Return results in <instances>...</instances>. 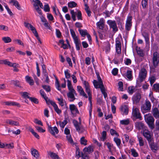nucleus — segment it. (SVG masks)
<instances>
[{"mask_svg":"<svg viewBox=\"0 0 159 159\" xmlns=\"http://www.w3.org/2000/svg\"><path fill=\"white\" fill-rule=\"evenodd\" d=\"M88 153L87 154L86 153H81V157H82L84 158V159H89V155H88Z\"/></svg>","mask_w":159,"mask_h":159,"instance_id":"obj_61","label":"nucleus"},{"mask_svg":"<svg viewBox=\"0 0 159 159\" xmlns=\"http://www.w3.org/2000/svg\"><path fill=\"white\" fill-rule=\"evenodd\" d=\"M29 129L30 131L31 132L34 136L37 139H39V136L34 131V130L32 128H30Z\"/></svg>","mask_w":159,"mask_h":159,"instance_id":"obj_39","label":"nucleus"},{"mask_svg":"<svg viewBox=\"0 0 159 159\" xmlns=\"http://www.w3.org/2000/svg\"><path fill=\"white\" fill-rule=\"evenodd\" d=\"M149 147L151 150L154 152L157 150L158 148L157 144L154 143L153 139L148 142Z\"/></svg>","mask_w":159,"mask_h":159,"instance_id":"obj_8","label":"nucleus"},{"mask_svg":"<svg viewBox=\"0 0 159 159\" xmlns=\"http://www.w3.org/2000/svg\"><path fill=\"white\" fill-rule=\"evenodd\" d=\"M26 81L31 85H32L34 84L33 80L31 79V77L29 76H26L25 77Z\"/></svg>","mask_w":159,"mask_h":159,"instance_id":"obj_29","label":"nucleus"},{"mask_svg":"<svg viewBox=\"0 0 159 159\" xmlns=\"http://www.w3.org/2000/svg\"><path fill=\"white\" fill-rule=\"evenodd\" d=\"M147 74V71L145 68L142 69L140 71L139 78L140 82H142L146 78Z\"/></svg>","mask_w":159,"mask_h":159,"instance_id":"obj_6","label":"nucleus"},{"mask_svg":"<svg viewBox=\"0 0 159 159\" xmlns=\"http://www.w3.org/2000/svg\"><path fill=\"white\" fill-rule=\"evenodd\" d=\"M49 104H51L53 106L54 110L57 114H60L61 113V110L59 109L57 106L54 102L52 101H49Z\"/></svg>","mask_w":159,"mask_h":159,"instance_id":"obj_11","label":"nucleus"},{"mask_svg":"<svg viewBox=\"0 0 159 159\" xmlns=\"http://www.w3.org/2000/svg\"><path fill=\"white\" fill-rule=\"evenodd\" d=\"M93 83L94 86L95 88L100 89L102 93L103 94L104 98H106L107 96V93L105 92V89L104 86H102V87L98 86V81L95 80H93Z\"/></svg>","mask_w":159,"mask_h":159,"instance_id":"obj_5","label":"nucleus"},{"mask_svg":"<svg viewBox=\"0 0 159 159\" xmlns=\"http://www.w3.org/2000/svg\"><path fill=\"white\" fill-rule=\"evenodd\" d=\"M132 24L126 23L125 25V30L127 31H129L131 28Z\"/></svg>","mask_w":159,"mask_h":159,"instance_id":"obj_42","label":"nucleus"},{"mask_svg":"<svg viewBox=\"0 0 159 159\" xmlns=\"http://www.w3.org/2000/svg\"><path fill=\"white\" fill-rule=\"evenodd\" d=\"M135 125L136 129H141L145 127L144 124L142 121H138L135 123Z\"/></svg>","mask_w":159,"mask_h":159,"instance_id":"obj_15","label":"nucleus"},{"mask_svg":"<svg viewBox=\"0 0 159 159\" xmlns=\"http://www.w3.org/2000/svg\"><path fill=\"white\" fill-rule=\"evenodd\" d=\"M40 93L42 97L45 99L47 103L48 104H49V101H51L49 99H48V97L46 96V94L44 92L43 89H41L40 91Z\"/></svg>","mask_w":159,"mask_h":159,"instance_id":"obj_16","label":"nucleus"},{"mask_svg":"<svg viewBox=\"0 0 159 159\" xmlns=\"http://www.w3.org/2000/svg\"><path fill=\"white\" fill-rule=\"evenodd\" d=\"M116 52L118 54L121 53V44L119 40L116 41Z\"/></svg>","mask_w":159,"mask_h":159,"instance_id":"obj_14","label":"nucleus"},{"mask_svg":"<svg viewBox=\"0 0 159 159\" xmlns=\"http://www.w3.org/2000/svg\"><path fill=\"white\" fill-rule=\"evenodd\" d=\"M77 90L79 92L80 94L81 95L83 96L86 98H88V96L85 93L81 86H77Z\"/></svg>","mask_w":159,"mask_h":159,"instance_id":"obj_17","label":"nucleus"},{"mask_svg":"<svg viewBox=\"0 0 159 159\" xmlns=\"http://www.w3.org/2000/svg\"><path fill=\"white\" fill-rule=\"evenodd\" d=\"M120 110L123 115H127L128 113L129 109L127 105L121 106L120 107Z\"/></svg>","mask_w":159,"mask_h":159,"instance_id":"obj_12","label":"nucleus"},{"mask_svg":"<svg viewBox=\"0 0 159 159\" xmlns=\"http://www.w3.org/2000/svg\"><path fill=\"white\" fill-rule=\"evenodd\" d=\"M73 123L76 130L78 132H80L81 130V128L80 126V123L79 124L78 121L76 120H73Z\"/></svg>","mask_w":159,"mask_h":159,"instance_id":"obj_23","label":"nucleus"},{"mask_svg":"<svg viewBox=\"0 0 159 159\" xmlns=\"http://www.w3.org/2000/svg\"><path fill=\"white\" fill-rule=\"evenodd\" d=\"M48 131L53 136H55V134H57L59 132L58 129L56 127H52L51 125H48Z\"/></svg>","mask_w":159,"mask_h":159,"instance_id":"obj_10","label":"nucleus"},{"mask_svg":"<svg viewBox=\"0 0 159 159\" xmlns=\"http://www.w3.org/2000/svg\"><path fill=\"white\" fill-rule=\"evenodd\" d=\"M132 16H128L127 17L126 23L132 24Z\"/></svg>","mask_w":159,"mask_h":159,"instance_id":"obj_63","label":"nucleus"},{"mask_svg":"<svg viewBox=\"0 0 159 159\" xmlns=\"http://www.w3.org/2000/svg\"><path fill=\"white\" fill-rule=\"evenodd\" d=\"M132 71L131 70H127L126 72V77L129 80H131L132 78Z\"/></svg>","mask_w":159,"mask_h":159,"instance_id":"obj_45","label":"nucleus"},{"mask_svg":"<svg viewBox=\"0 0 159 159\" xmlns=\"http://www.w3.org/2000/svg\"><path fill=\"white\" fill-rule=\"evenodd\" d=\"M98 79V86L102 87V86H104L100 76V75H98V76H97Z\"/></svg>","mask_w":159,"mask_h":159,"instance_id":"obj_40","label":"nucleus"},{"mask_svg":"<svg viewBox=\"0 0 159 159\" xmlns=\"http://www.w3.org/2000/svg\"><path fill=\"white\" fill-rule=\"evenodd\" d=\"M144 118L149 127L152 129H153L154 128V119L153 117L150 114L148 113L144 115Z\"/></svg>","mask_w":159,"mask_h":159,"instance_id":"obj_1","label":"nucleus"},{"mask_svg":"<svg viewBox=\"0 0 159 159\" xmlns=\"http://www.w3.org/2000/svg\"><path fill=\"white\" fill-rule=\"evenodd\" d=\"M76 48L77 51L80 50V47H81V41L79 39L74 40Z\"/></svg>","mask_w":159,"mask_h":159,"instance_id":"obj_20","label":"nucleus"},{"mask_svg":"<svg viewBox=\"0 0 159 159\" xmlns=\"http://www.w3.org/2000/svg\"><path fill=\"white\" fill-rule=\"evenodd\" d=\"M152 114L156 118H159V111L157 108L156 107L153 109Z\"/></svg>","mask_w":159,"mask_h":159,"instance_id":"obj_24","label":"nucleus"},{"mask_svg":"<svg viewBox=\"0 0 159 159\" xmlns=\"http://www.w3.org/2000/svg\"><path fill=\"white\" fill-rule=\"evenodd\" d=\"M2 40L6 43H10L11 41V39L9 37H4L2 38Z\"/></svg>","mask_w":159,"mask_h":159,"instance_id":"obj_37","label":"nucleus"},{"mask_svg":"<svg viewBox=\"0 0 159 159\" xmlns=\"http://www.w3.org/2000/svg\"><path fill=\"white\" fill-rule=\"evenodd\" d=\"M136 51L137 54L140 56L143 57L144 56V54L143 52V50L140 49V48L136 49Z\"/></svg>","mask_w":159,"mask_h":159,"instance_id":"obj_35","label":"nucleus"},{"mask_svg":"<svg viewBox=\"0 0 159 159\" xmlns=\"http://www.w3.org/2000/svg\"><path fill=\"white\" fill-rule=\"evenodd\" d=\"M68 6L70 8H73L75 7L77 5V4L74 1L70 2L68 3Z\"/></svg>","mask_w":159,"mask_h":159,"instance_id":"obj_41","label":"nucleus"},{"mask_svg":"<svg viewBox=\"0 0 159 159\" xmlns=\"http://www.w3.org/2000/svg\"><path fill=\"white\" fill-rule=\"evenodd\" d=\"M119 90L120 91H123V83L121 81H119L118 83Z\"/></svg>","mask_w":159,"mask_h":159,"instance_id":"obj_58","label":"nucleus"},{"mask_svg":"<svg viewBox=\"0 0 159 159\" xmlns=\"http://www.w3.org/2000/svg\"><path fill=\"white\" fill-rule=\"evenodd\" d=\"M132 115L133 117V120H135L136 119H139L140 120H141L142 119L139 110L137 108H133Z\"/></svg>","mask_w":159,"mask_h":159,"instance_id":"obj_2","label":"nucleus"},{"mask_svg":"<svg viewBox=\"0 0 159 159\" xmlns=\"http://www.w3.org/2000/svg\"><path fill=\"white\" fill-rule=\"evenodd\" d=\"M110 132L112 135H114L115 134L117 137L119 136L118 134L114 129H111L110 130Z\"/></svg>","mask_w":159,"mask_h":159,"instance_id":"obj_55","label":"nucleus"},{"mask_svg":"<svg viewBox=\"0 0 159 159\" xmlns=\"http://www.w3.org/2000/svg\"><path fill=\"white\" fill-rule=\"evenodd\" d=\"M29 99L32 102L35 104H38L39 101L37 98H35L30 97L29 98Z\"/></svg>","mask_w":159,"mask_h":159,"instance_id":"obj_57","label":"nucleus"},{"mask_svg":"<svg viewBox=\"0 0 159 159\" xmlns=\"http://www.w3.org/2000/svg\"><path fill=\"white\" fill-rule=\"evenodd\" d=\"M70 34H71L72 37L74 39V40L79 39L78 36H76L75 31L72 29H70Z\"/></svg>","mask_w":159,"mask_h":159,"instance_id":"obj_34","label":"nucleus"},{"mask_svg":"<svg viewBox=\"0 0 159 159\" xmlns=\"http://www.w3.org/2000/svg\"><path fill=\"white\" fill-rule=\"evenodd\" d=\"M131 152L132 155H133V157H136L138 156V153L133 148L131 149Z\"/></svg>","mask_w":159,"mask_h":159,"instance_id":"obj_49","label":"nucleus"},{"mask_svg":"<svg viewBox=\"0 0 159 159\" xmlns=\"http://www.w3.org/2000/svg\"><path fill=\"white\" fill-rule=\"evenodd\" d=\"M138 139L139 141V145L140 146L144 145V142L143 138L141 137H138Z\"/></svg>","mask_w":159,"mask_h":159,"instance_id":"obj_52","label":"nucleus"},{"mask_svg":"<svg viewBox=\"0 0 159 159\" xmlns=\"http://www.w3.org/2000/svg\"><path fill=\"white\" fill-rule=\"evenodd\" d=\"M83 83L84 85L86 92V93L90 92V90L89 83L86 81H84Z\"/></svg>","mask_w":159,"mask_h":159,"instance_id":"obj_28","label":"nucleus"},{"mask_svg":"<svg viewBox=\"0 0 159 159\" xmlns=\"http://www.w3.org/2000/svg\"><path fill=\"white\" fill-rule=\"evenodd\" d=\"M106 137V132L105 131L102 132V136L101 138V140L103 141H104Z\"/></svg>","mask_w":159,"mask_h":159,"instance_id":"obj_54","label":"nucleus"},{"mask_svg":"<svg viewBox=\"0 0 159 159\" xmlns=\"http://www.w3.org/2000/svg\"><path fill=\"white\" fill-rule=\"evenodd\" d=\"M141 98V95L139 92H136L134 95L132 100L134 103L137 104L139 103Z\"/></svg>","mask_w":159,"mask_h":159,"instance_id":"obj_9","label":"nucleus"},{"mask_svg":"<svg viewBox=\"0 0 159 159\" xmlns=\"http://www.w3.org/2000/svg\"><path fill=\"white\" fill-rule=\"evenodd\" d=\"M141 3L143 8H146L148 5V0H142Z\"/></svg>","mask_w":159,"mask_h":159,"instance_id":"obj_53","label":"nucleus"},{"mask_svg":"<svg viewBox=\"0 0 159 159\" xmlns=\"http://www.w3.org/2000/svg\"><path fill=\"white\" fill-rule=\"evenodd\" d=\"M96 25L99 29L102 30L104 28V21L103 19L102 18L100 20L99 22H98Z\"/></svg>","mask_w":159,"mask_h":159,"instance_id":"obj_19","label":"nucleus"},{"mask_svg":"<svg viewBox=\"0 0 159 159\" xmlns=\"http://www.w3.org/2000/svg\"><path fill=\"white\" fill-rule=\"evenodd\" d=\"M32 155L36 158H38L39 157V154L38 151L35 149H31Z\"/></svg>","mask_w":159,"mask_h":159,"instance_id":"obj_25","label":"nucleus"},{"mask_svg":"<svg viewBox=\"0 0 159 159\" xmlns=\"http://www.w3.org/2000/svg\"><path fill=\"white\" fill-rule=\"evenodd\" d=\"M67 86L68 89H69V91L72 90L73 89H74L73 88V86L72 85L71 82L69 80H67Z\"/></svg>","mask_w":159,"mask_h":159,"instance_id":"obj_43","label":"nucleus"},{"mask_svg":"<svg viewBox=\"0 0 159 159\" xmlns=\"http://www.w3.org/2000/svg\"><path fill=\"white\" fill-rule=\"evenodd\" d=\"M36 128L39 132L44 133L45 131V130L43 129L41 127L37 126L35 127Z\"/></svg>","mask_w":159,"mask_h":159,"instance_id":"obj_62","label":"nucleus"},{"mask_svg":"<svg viewBox=\"0 0 159 159\" xmlns=\"http://www.w3.org/2000/svg\"><path fill=\"white\" fill-rule=\"evenodd\" d=\"M80 142L81 145H83L84 146H86L87 145V140L85 139V137L84 136L81 138Z\"/></svg>","mask_w":159,"mask_h":159,"instance_id":"obj_33","label":"nucleus"},{"mask_svg":"<svg viewBox=\"0 0 159 159\" xmlns=\"http://www.w3.org/2000/svg\"><path fill=\"white\" fill-rule=\"evenodd\" d=\"M6 122L7 124H9L10 125H15V126H19V123L17 121H15L11 120H7Z\"/></svg>","mask_w":159,"mask_h":159,"instance_id":"obj_26","label":"nucleus"},{"mask_svg":"<svg viewBox=\"0 0 159 159\" xmlns=\"http://www.w3.org/2000/svg\"><path fill=\"white\" fill-rule=\"evenodd\" d=\"M0 30L7 31L8 30V27L7 26L0 25Z\"/></svg>","mask_w":159,"mask_h":159,"instance_id":"obj_64","label":"nucleus"},{"mask_svg":"<svg viewBox=\"0 0 159 159\" xmlns=\"http://www.w3.org/2000/svg\"><path fill=\"white\" fill-rule=\"evenodd\" d=\"M129 123V120L128 119L122 120L120 121V123L123 125H128Z\"/></svg>","mask_w":159,"mask_h":159,"instance_id":"obj_48","label":"nucleus"},{"mask_svg":"<svg viewBox=\"0 0 159 159\" xmlns=\"http://www.w3.org/2000/svg\"><path fill=\"white\" fill-rule=\"evenodd\" d=\"M42 87L47 92H49L51 91V89L49 86L43 85L42 86Z\"/></svg>","mask_w":159,"mask_h":159,"instance_id":"obj_56","label":"nucleus"},{"mask_svg":"<svg viewBox=\"0 0 159 159\" xmlns=\"http://www.w3.org/2000/svg\"><path fill=\"white\" fill-rule=\"evenodd\" d=\"M143 134L144 137L146 138L148 142L152 139V134L147 129H145L143 131Z\"/></svg>","mask_w":159,"mask_h":159,"instance_id":"obj_7","label":"nucleus"},{"mask_svg":"<svg viewBox=\"0 0 159 159\" xmlns=\"http://www.w3.org/2000/svg\"><path fill=\"white\" fill-rule=\"evenodd\" d=\"M70 14L71 15L73 21H75L76 20V12H75L74 10H71L70 11Z\"/></svg>","mask_w":159,"mask_h":159,"instance_id":"obj_44","label":"nucleus"},{"mask_svg":"<svg viewBox=\"0 0 159 159\" xmlns=\"http://www.w3.org/2000/svg\"><path fill=\"white\" fill-rule=\"evenodd\" d=\"M77 16V19L78 20H82V14L80 10H78L76 12Z\"/></svg>","mask_w":159,"mask_h":159,"instance_id":"obj_46","label":"nucleus"},{"mask_svg":"<svg viewBox=\"0 0 159 159\" xmlns=\"http://www.w3.org/2000/svg\"><path fill=\"white\" fill-rule=\"evenodd\" d=\"M151 104L150 102L149 101H146L145 102V105L141 107L142 110L143 109L145 111H150L151 108Z\"/></svg>","mask_w":159,"mask_h":159,"instance_id":"obj_13","label":"nucleus"},{"mask_svg":"<svg viewBox=\"0 0 159 159\" xmlns=\"http://www.w3.org/2000/svg\"><path fill=\"white\" fill-rule=\"evenodd\" d=\"M114 141L116 143L118 147L121 144V141L120 139L117 137H115L114 138Z\"/></svg>","mask_w":159,"mask_h":159,"instance_id":"obj_38","label":"nucleus"},{"mask_svg":"<svg viewBox=\"0 0 159 159\" xmlns=\"http://www.w3.org/2000/svg\"><path fill=\"white\" fill-rule=\"evenodd\" d=\"M152 61L153 66L157 67L159 64V52H155L153 54Z\"/></svg>","mask_w":159,"mask_h":159,"instance_id":"obj_3","label":"nucleus"},{"mask_svg":"<svg viewBox=\"0 0 159 159\" xmlns=\"http://www.w3.org/2000/svg\"><path fill=\"white\" fill-rule=\"evenodd\" d=\"M69 71V70L68 69L65 70L64 71L65 77L66 79L70 78L71 77V75Z\"/></svg>","mask_w":159,"mask_h":159,"instance_id":"obj_50","label":"nucleus"},{"mask_svg":"<svg viewBox=\"0 0 159 159\" xmlns=\"http://www.w3.org/2000/svg\"><path fill=\"white\" fill-rule=\"evenodd\" d=\"M24 25L26 27L28 28V29H30V30H31V29L33 28L34 27L31 24L29 23L25 22Z\"/></svg>","mask_w":159,"mask_h":159,"instance_id":"obj_59","label":"nucleus"},{"mask_svg":"<svg viewBox=\"0 0 159 159\" xmlns=\"http://www.w3.org/2000/svg\"><path fill=\"white\" fill-rule=\"evenodd\" d=\"M107 22L109 25L110 28L112 29L113 32L116 33L118 31V28L115 20H109L107 21Z\"/></svg>","mask_w":159,"mask_h":159,"instance_id":"obj_4","label":"nucleus"},{"mask_svg":"<svg viewBox=\"0 0 159 159\" xmlns=\"http://www.w3.org/2000/svg\"><path fill=\"white\" fill-rule=\"evenodd\" d=\"M49 154L50 155V157L52 159H60V157L55 153L50 152Z\"/></svg>","mask_w":159,"mask_h":159,"instance_id":"obj_30","label":"nucleus"},{"mask_svg":"<svg viewBox=\"0 0 159 159\" xmlns=\"http://www.w3.org/2000/svg\"><path fill=\"white\" fill-rule=\"evenodd\" d=\"M153 88L154 90L156 91L157 92L159 91V84H155L153 85Z\"/></svg>","mask_w":159,"mask_h":159,"instance_id":"obj_60","label":"nucleus"},{"mask_svg":"<svg viewBox=\"0 0 159 159\" xmlns=\"http://www.w3.org/2000/svg\"><path fill=\"white\" fill-rule=\"evenodd\" d=\"M83 151L84 153H87L88 154H90L93 151V148L90 146L88 147H85L83 149Z\"/></svg>","mask_w":159,"mask_h":159,"instance_id":"obj_21","label":"nucleus"},{"mask_svg":"<svg viewBox=\"0 0 159 159\" xmlns=\"http://www.w3.org/2000/svg\"><path fill=\"white\" fill-rule=\"evenodd\" d=\"M69 108L72 114H74V110L76 109V106L74 104H70L69 106Z\"/></svg>","mask_w":159,"mask_h":159,"instance_id":"obj_36","label":"nucleus"},{"mask_svg":"<svg viewBox=\"0 0 159 159\" xmlns=\"http://www.w3.org/2000/svg\"><path fill=\"white\" fill-rule=\"evenodd\" d=\"M67 123V120H65L62 122H60L59 125L60 127L62 128H63L65 125Z\"/></svg>","mask_w":159,"mask_h":159,"instance_id":"obj_51","label":"nucleus"},{"mask_svg":"<svg viewBox=\"0 0 159 159\" xmlns=\"http://www.w3.org/2000/svg\"><path fill=\"white\" fill-rule=\"evenodd\" d=\"M136 89L133 86H129L128 87V92L130 94H132L135 91Z\"/></svg>","mask_w":159,"mask_h":159,"instance_id":"obj_32","label":"nucleus"},{"mask_svg":"<svg viewBox=\"0 0 159 159\" xmlns=\"http://www.w3.org/2000/svg\"><path fill=\"white\" fill-rule=\"evenodd\" d=\"M142 35L145 39L146 44H149V34L145 31H143L142 33Z\"/></svg>","mask_w":159,"mask_h":159,"instance_id":"obj_18","label":"nucleus"},{"mask_svg":"<svg viewBox=\"0 0 159 159\" xmlns=\"http://www.w3.org/2000/svg\"><path fill=\"white\" fill-rule=\"evenodd\" d=\"M67 95L68 98L71 99L70 100V102L73 101L75 99L72 90L69 91V92L67 93Z\"/></svg>","mask_w":159,"mask_h":159,"instance_id":"obj_22","label":"nucleus"},{"mask_svg":"<svg viewBox=\"0 0 159 159\" xmlns=\"http://www.w3.org/2000/svg\"><path fill=\"white\" fill-rule=\"evenodd\" d=\"M4 63L5 65H7L10 66L11 62L7 61V60H0V64Z\"/></svg>","mask_w":159,"mask_h":159,"instance_id":"obj_47","label":"nucleus"},{"mask_svg":"<svg viewBox=\"0 0 159 159\" xmlns=\"http://www.w3.org/2000/svg\"><path fill=\"white\" fill-rule=\"evenodd\" d=\"M10 3H13V5L15 6L16 7L18 10H21V7L20 5L19 4L18 2L16 0H11L10 2Z\"/></svg>","mask_w":159,"mask_h":159,"instance_id":"obj_27","label":"nucleus"},{"mask_svg":"<svg viewBox=\"0 0 159 159\" xmlns=\"http://www.w3.org/2000/svg\"><path fill=\"white\" fill-rule=\"evenodd\" d=\"M78 30L80 32V34L82 37H84L86 35H87V34H88V33H87V30H83L81 29H79Z\"/></svg>","mask_w":159,"mask_h":159,"instance_id":"obj_31","label":"nucleus"}]
</instances>
